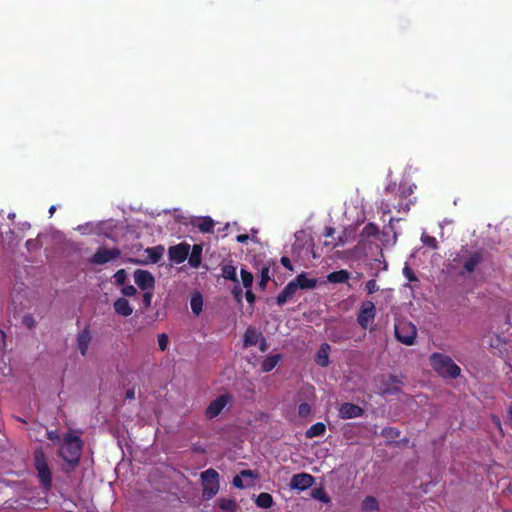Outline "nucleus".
I'll use <instances>...</instances> for the list:
<instances>
[{
	"label": "nucleus",
	"mask_w": 512,
	"mask_h": 512,
	"mask_svg": "<svg viewBox=\"0 0 512 512\" xmlns=\"http://www.w3.org/2000/svg\"><path fill=\"white\" fill-rule=\"evenodd\" d=\"M361 508L363 511H376L379 509V504L375 497L367 496L362 501Z\"/></svg>",
	"instance_id": "c756f323"
},
{
	"label": "nucleus",
	"mask_w": 512,
	"mask_h": 512,
	"mask_svg": "<svg viewBox=\"0 0 512 512\" xmlns=\"http://www.w3.org/2000/svg\"><path fill=\"white\" fill-rule=\"evenodd\" d=\"M413 193L412 186L400 185L399 186V197L401 199H407Z\"/></svg>",
	"instance_id": "58836bf2"
},
{
	"label": "nucleus",
	"mask_w": 512,
	"mask_h": 512,
	"mask_svg": "<svg viewBox=\"0 0 512 512\" xmlns=\"http://www.w3.org/2000/svg\"><path fill=\"white\" fill-rule=\"evenodd\" d=\"M280 360H281L280 354H274V355H270V356L266 357L263 360V362L261 363V370L263 372L272 371L276 367V365L279 363Z\"/></svg>",
	"instance_id": "a878e982"
},
{
	"label": "nucleus",
	"mask_w": 512,
	"mask_h": 512,
	"mask_svg": "<svg viewBox=\"0 0 512 512\" xmlns=\"http://www.w3.org/2000/svg\"><path fill=\"white\" fill-rule=\"evenodd\" d=\"M92 340L90 330L88 328L83 329L77 335V348L82 356H85L88 351L89 344Z\"/></svg>",
	"instance_id": "2eb2a0df"
},
{
	"label": "nucleus",
	"mask_w": 512,
	"mask_h": 512,
	"mask_svg": "<svg viewBox=\"0 0 512 512\" xmlns=\"http://www.w3.org/2000/svg\"><path fill=\"white\" fill-rule=\"evenodd\" d=\"M376 307L372 301L362 303L357 315V322L362 329H367L369 324L375 319Z\"/></svg>",
	"instance_id": "1a4fd4ad"
},
{
	"label": "nucleus",
	"mask_w": 512,
	"mask_h": 512,
	"mask_svg": "<svg viewBox=\"0 0 512 512\" xmlns=\"http://www.w3.org/2000/svg\"><path fill=\"white\" fill-rule=\"evenodd\" d=\"M33 460L41 485L45 489H50L52 485V473L48 465L47 457L41 448L34 451Z\"/></svg>",
	"instance_id": "7ed1b4c3"
},
{
	"label": "nucleus",
	"mask_w": 512,
	"mask_h": 512,
	"mask_svg": "<svg viewBox=\"0 0 512 512\" xmlns=\"http://www.w3.org/2000/svg\"><path fill=\"white\" fill-rule=\"evenodd\" d=\"M402 200L403 199L400 198L397 203L392 204V207L398 212H407L410 209V205L413 204V201L409 200V202H403Z\"/></svg>",
	"instance_id": "4c0bfd02"
},
{
	"label": "nucleus",
	"mask_w": 512,
	"mask_h": 512,
	"mask_svg": "<svg viewBox=\"0 0 512 512\" xmlns=\"http://www.w3.org/2000/svg\"><path fill=\"white\" fill-rule=\"evenodd\" d=\"M401 384H403V382L394 374L382 376L379 381L380 393L383 396L397 395L401 392Z\"/></svg>",
	"instance_id": "0eeeda50"
},
{
	"label": "nucleus",
	"mask_w": 512,
	"mask_h": 512,
	"mask_svg": "<svg viewBox=\"0 0 512 512\" xmlns=\"http://www.w3.org/2000/svg\"><path fill=\"white\" fill-rule=\"evenodd\" d=\"M403 275L408 279L409 282H417L418 281V278L416 277L415 273L408 265L404 266Z\"/></svg>",
	"instance_id": "79ce46f5"
},
{
	"label": "nucleus",
	"mask_w": 512,
	"mask_h": 512,
	"mask_svg": "<svg viewBox=\"0 0 512 512\" xmlns=\"http://www.w3.org/2000/svg\"><path fill=\"white\" fill-rule=\"evenodd\" d=\"M190 248L191 246L186 242L169 247L168 255L170 260L177 264L183 263L189 256Z\"/></svg>",
	"instance_id": "ddd939ff"
},
{
	"label": "nucleus",
	"mask_w": 512,
	"mask_h": 512,
	"mask_svg": "<svg viewBox=\"0 0 512 512\" xmlns=\"http://www.w3.org/2000/svg\"><path fill=\"white\" fill-rule=\"evenodd\" d=\"M365 289L368 294H373L379 290V286L374 279H371L366 282Z\"/></svg>",
	"instance_id": "49530a36"
},
{
	"label": "nucleus",
	"mask_w": 512,
	"mask_h": 512,
	"mask_svg": "<svg viewBox=\"0 0 512 512\" xmlns=\"http://www.w3.org/2000/svg\"><path fill=\"white\" fill-rule=\"evenodd\" d=\"M381 435L387 439H396L400 436V431L395 427H385L381 431Z\"/></svg>",
	"instance_id": "f704fd0d"
},
{
	"label": "nucleus",
	"mask_w": 512,
	"mask_h": 512,
	"mask_svg": "<svg viewBox=\"0 0 512 512\" xmlns=\"http://www.w3.org/2000/svg\"><path fill=\"white\" fill-rule=\"evenodd\" d=\"M363 414H364V409L362 407H360L359 405L350 403V402H345V403L341 404L338 409L339 418L345 419V420L361 417V416H363Z\"/></svg>",
	"instance_id": "4468645a"
},
{
	"label": "nucleus",
	"mask_w": 512,
	"mask_h": 512,
	"mask_svg": "<svg viewBox=\"0 0 512 512\" xmlns=\"http://www.w3.org/2000/svg\"><path fill=\"white\" fill-rule=\"evenodd\" d=\"M506 490L508 493L512 494V481L508 484Z\"/></svg>",
	"instance_id": "680f3d73"
},
{
	"label": "nucleus",
	"mask_w": 512,
	"mask_h": 512,
	"mask_svg": "<svg viewBox=\"0 0 512 512\" xmlns=\"http://www.w3.org/2000/svg\"><path fill=\"white\" fill-rule=\"evenodd\" d=\"M331 347L328 343H322L320 345V348L318 349L315 357V362L320 367H327L330 363L329 361V353H330Z\"/></svg>",
	"instance_id": "6ab92c4d"
},
{
	"label": "nucleus",
	"mask_w": 512,
	"mask_h": 512,
	"mask_svg": "<svg viewBox=\"0 0 512 512\" xmlns=\"http://www.w3.org/2000/svg\"><path fill=\"white\" fill-rule=\"evenodd\" d=\"M326 432V425L322 422H317L310 426L305 432V437L307 439H312L315 437H322Z\"/></svg>",
	"instance_id": "4be33fe9"
},
{
	"label": "nucleus",
	"mask_w": 512,
	"mask_h": 512,
	"mask_svg": "<svg viewBox=\"0 0 512 512\" xmlns=\"http://www.w3.org/2000/svg\"><path fill=\"white\" fill-rule=\"evenodd\" d=\"M240 274H241V279H242L243 286L246 289L251 288L252 284H253V281H254L253 274L251 272L245 270V269H241Z\"/></svg>",
	"instance_id": "72a5a7b5"
},
{
	"label": "nucleus",
	"mask_w": 512,
	"mask_h": 512,
	"mask_svg": "<svg viewBox=\"0 0 512 512\" xmlns=\"http://www.w3.org/2000/svg\"><path fill=\"white\" fill-rule=\"evenodd\" d=\"M191 309L194 314L198 315L202 311V297L200 294L194 295L190 301Z\"/></svg>",
	"instance_id": "473e14b6"
},
{
	"label": "nucleus",
	"mask_w": 512,
	"mask_h": 512,
	"mask_svg": "<svg viewBox=\"0 0 512 512\" xmlns=\"http://www.w3.org/2000/svg\"><path fill=\"white\" fill-rule=\"evenodd\" d=\"M83 442L79 436L68 433L60 446V457L74 469L80 462Z\"/></svg>",
	"instance_id": "f257e3e1"
},
{
	"label": "nucleus",
	"mask_w": 512,
	"mask_h": 512,
	"mask_svg": "<svg viewBox=\"0 0 512 512\" xmlns=\"http://www.w3.org/2000/svg\"><path fill=\"white\" fill-rule=\"evenodd\" d=\"M54 434H49V439L53 440Z\"/></svg>",
	"instance_id": "338daca9"
},
{
	"label": "nucleus",
	"mask_w": 512,
	"mask_h": 512,
	"mask_svg": "<svg viewBox=\"0 0 512 512\" xmlns=\"http://www.w3.org/2000/svg\"><path fill=\"white\" fill-rule=\"evenodd\" d=\"M346 243V238L345 236H339L335 242H332L331 245H332V248H335V247H338V246H343L344 244Z\"/></svg>",
	"instance_id": "3c124183"
},
{
	"label": "nucleus",
	"mask_w": 512,
	"mask_h": 512,
	"mask_svg": "<svg viewBox=\"0 0 512 512\" xmlns=\"http://www.w3.org/2000/svg\"><path fill=\"white\" fill-rule=\"evenodd\" d=\"M202 481V497L205 500L212 499L219 491V474L213 469L209 468L201 473Z\"/></svg>",
	"instance_id": "20e7f679"
},
{
	"label": "nucleus",
	"mask_w": 512,
	"mask_h": 512,
	"mask_svg": "<svg viewBox=\"0 0 512 512\" xmlns=\"http://www.w3.org/2000/svg\"><path fill=\"white\" fill-rule=\"evenodd\" d=\"M259 349L262 351V352H265L267 350V343H266V340L264 338H262V341L259 345Z\"/></svg>",
	"instance_id": "052dcab7"
},
{
	"label": "nucleus",
	"mask_w": 512,
	"mask_h": 512,
	"mask_svg": "<svg viewBox=\"0 0 512 512\" xmlns=\"http://www.w3.org/2000/svg\"><path fill=\"white\" fill-rule=\"evenodd\" d=\"M169 343L168 335L165 333H161L158 335V346L161 351H165L167 349Z\"/></svg>",
	"instance_id": "a19ab883"
},
{
	"label": "nucleus",
	"mask_w": 512,
	"mask_h": 512,
	"mask_svg": "<svg viewBox=\"0 0 512 512\" xmlns=\"http://www.w3.org/2000/svg\"><path fill=\"white\" fill-rule=\"evenodd\" d=\"M260 336L261 334L258 333L255 328L248 327L244 333V346L249 347L256 345Z\"/></svg>",
	"instance_id": "393cba45"
},
{
	"label": "nucleus",
	"mask_w": 512,
	"mask_h": 512,
	"mask_svg": "<svg viewBox=\"0 0 512 512\" xmlns=\"http://www.w3.org/2000/svg\"><path fill=\"white\" fill-rule=\"evenodd\" d=\"M121 293L126 297L135 296L137 293L136 288L133 285H123L121 289Z\"/></svg>",
	"instance_id": "c03bdc74"
},
{
	"label": "nucleus",
	"mask_w": 512,
	"mask_h": 512,
	"mask_svg": "<svg viewBox=\"0 0 512 512\" xmlns=\"http://www.w3.org/2000/svg\"><path fill=\"white\" fill-rule=\"evenodd\" d=\"M312 496L315 499L322 501L323 503H328L330 501L329 496L323 490V488H316L312 491Z\"/></svg>",
	"instance_id": "c9c22d12"
},
{
	"label": "nucleus",
	"mask_w": 512,
	"mask_h": 512,
	"mask_svg": "<svg viewBox=\"0 0 512 512\" xmlns=\"http://www.w3.org/2000/svg\"><path fill=\"white\" fill-rule=\"evenodd\" d=\"M342 339H343L342 337L338 336L335 333H332L330 336V340L335 343L341 341Z\"/></svg>",
	"instance_id": "bf43d9fd"
},
{
	"label": "nucleus",
	"mask_w": 512,
	"mask_h": 512,
	"mask_svg": "<svg viewBox=\"0 0 512 512\" xmlns=\"http://www.w3.org/2000/svg\"><path fill=\"white\" fill-rule=\"evenodd\" d=\"M429 360L433 370L442 378L456 379L461 374V368L448 355L434 352Z\"/></svg>",
	"instance_id": "f03ea898"
},
{
	"label": "nucleus",
	"mask_w": 512,
	"mask_h": 512,
	"mask_svg": "<svg viewBox=\"0 0 512 512\" xmlns=\"http://www.w3.org/2000/svg\"><path fill=\"white\" fill-rule=\"evenodd\" d=\"M121 255V251L119 248L108 249L105 247H100L96 250L94 255L91 257L90 262L95 265H103L110 261L116 260Z\"/></svg>",
	"instance_id": "6e6552de"
},
{
	"label": "nucleus",
	"mask_w": 512,
	"mask_h": 512,
	"mask_svg": "<svg viewBox=\"0 0 512 512\" xmlns=\"http://www.w3.org/2000/svg\"><path fill=\"white\" fill-rule=\"evenodd\" d=\"M151 263H157L163 256L164 247L161 245L149 247L145 250Z\"/></svg>",
	"instance_id": "bb28decb"
},
{
	"label": "nucleus",
	"mask_w": 512,
	"mask_h": 512,
	"mask_svg": "<svg viewBox=\"0 0 512 512\" xmlns=\"http://www.w3.org/2000/svg\"><path fill=\"white\" fill-rule=\"evenodd\" d=\"M130 261L133 262V263H140L139 260H135V259H130Z\"/></svg>",
	"instance_id": "0e129e2a"
},
{
	"label": "nucleus",
	"mask_w": 512,
	"mask_h": 512,
	"mask_svg": "<svg viewBox=\"0 0 512 512\" xmlns=\"http://www.w3.org/2000/svg\"><path fill=\"white\" fill-rule=\"evenodd\" d=\"M270 267L269 266H263L260 270V280H259V287L260 289L264 290L267 286V283L270 280Z\"/></svg>",
	"instance_id": "2f4dec72"
},
{
	"label": "nucleus",
	"mask_w": 512,
	"mask_h": 512,
	"mask_svg": "<svg viewBox=\"0 0 512 512\" xmlns=\"http://www.w3.org/2000/svg\"><path fill=\"white\" fill-rule=\"evenodd\" d=\"M190 249L191 253L189 252L188 256L189 265L193 268H198L202 262L203 247L201 244H194Z\"/></svg>",
	"instance_id": "aec40b11"
},
{
	"label": "nucleus",
	"mask_w": 512,
	"mask_h": 512,
	"mask_svg": "<svg viewBox=\"0 0 512 512\" xmlns=\"http://www.w3.org/2000/svg\"><path fill=\"white\" fill-rule=\"evenodd\" d=\"M314 477L311 474L302 472L294 474L290 480V488L293 490L304 491L314 484Z\"/></svg>",
	"instance_id": "f8f14e48"
},
{
	"label": "nucleus",
	"mask_w": 512,
	"mask_h": 512,
	"mask_svg": "<svg viewBox=\"0 0 512 512\" xmlns=\"http://www.w3.org/2000/svg\"><path fill=\"white\" fill-rule=\"evenodd\" d=\"M395 338L402 344L411 346L417 337L416 326L407 320H398L394 325Z\"/></svg>",
	"instance_id": "39448f33"
},
{
	"label": "nucleus",
	"mask_w": 512,
	"mask_h": 512,
	"mask_svg": "<svg viewBox=\"0 0 512 512\" xmlns=\"http://www.w3.org/2000/svg\"><path fill=\"white\" fill-rule=\"evenodd\" d=\"M485 251L483 249H478L473 252H468L463 256V272L464 273H472L476 270L479 264L484 261Z\"/></svg>",
	"instance_id": "9d476101"
},
{
	"label": "nucleus",
	"mask_w": 512,
	"mask_h": 512,
	"mask_svg": "<svg viewBox=\"0 0 512 512\" xmlns=\"http://www.w3.org/2000/svg\"><path fill=\"white\" fill-rule=\"evenodd\" d=\"M55 210H56V207L55 206H51L49 208V214L52 216L54 214Z\"/></svg>",
	"instance_id": "e2e57ef3"
},
{
	"label": "nucleus",
	"mask_w": 512,
	"mask_h": 512,
	"mask_svg": "<svg viewBox=\"0 0 512 512\" xmlns=\"http://www.w3.org/2000/svg\"><path fill=\"white\" fill-rule=\"evenodd\" d=\"M221 272L223 278L238 283L237 269L231 262L223 264Z\"/></svg>",
	"instance_id": "b1692460"
},
{
	"label": "nucleus",
	"mask_w": 512,
	"mask_h": 512,
	"mask_svg": "<svg viewBox=\"0 0 512 512\" xmlns=\"http://www.w3.org/2000/svg\"><path fill=\"white\" fill-rule=\"evenodd\" d=\"M281 264H282L286 269L291 270V271L293 270V266H292L291 260H290L288 257L283 256V257L281 258Z\"/></svg>",
	"instance_id": "603ef678"
},
{
	"label": "nucleus",
	"mask_w": 512,
	"mask_h": 512,
	"mask_svg": "<svg viewBox=\"0 0 512 512\" xmlns=\"http://www.w3.org/2000/svg\"><path fill=\"white\" fill-rule=\"evenodd\" d=\"M218 503L222 512H236L237 504L234 499L221 498L218 500Z\"/></svg>",
	"instance_id": "c85d7f7f"
},
{
	"label": "nucleus",
	"mask_w": 512,
	"mask_h": 512,
	"mask_svg": "<svg viewBox=\"0 0 512 512\" xmlns=\"http://www.w3.org/2000/svg\"><path fill=\"white\" fill-rule=\"evenodd\" d=\"M350 278V273L347 270L341 269L328 274L327 280L330 283H346Z\"/></svg>",
	"instance_id": "5701e85b"
},
{
	"label": "nucleus",
	"mask_w": 512,
	"mask_h": 512,
	"mask_svg": "<svg viewBox=\"0 0 512 512\" xmlns=\"http://www.w3.org/2000/svg\"><path fill=\"white\" fill-rule=\"evenodd\" d=\"M126 398L127 399H134L135 398V391H134V389H128L126 391Z\"/></svg>",
	"instance_id": "13d9d810"
},
{
	"label": "nucleus",
	"mask_w": 512,
	"mask_h": 512,
	"mask_svg": "<svg viewBox=\"0 0 512 512\" xmlns=\"http://www.w3.org/2000/svg\"><path fill=\"white\" fill-rule=\"evenodd\" d=\"M232 294H233V296H234V298L236 299L237 302L240 303L242 301L243 291H242V288L239 285V282L234 286V288L232 290Z\"/></svg>",
	"instance_id": "09e8293b"
},
{
	"label": "nucleus",
	"mask_w": 512,
	"mask_h": 512,
	"mask_svg": "<svg viewBox=\"0 0 512 512\" xmlns=\"http://www.w3.org/2000/svg\"><path fill=\"white\" fill-rule=\"evenodd\" d=\"M232 483L236 488L242 489V488L246 487V485L243 483V480H242V477L240 474L234 476Z\"/></svg>",
	"instance_id": "8fccbe9b"
},
{
	"label": "nucleus",
	"mask_w": 512,
	"mask_h": 512,
	"mask_svg": "<svg viewBox=\"0 0 512 512\" xmlns=\"http://www.w3.org/2000/svg\"><path fill=\"white\" fill-rule=\"evenodd\" d=\"M240 475H241V477H250V478H255L257 476L256 473L250 469L242 470L240 472Z\"/></svg>",
	"instance_id": "5fc2aeb1"
},
{
	"label": "nucleus",
	"mask_w": 512,
	"mask_h": 512,
	"mask_svg": "<svg viewBox=\"0 0 512 512\" xmlns=\"http://www.w3.org/2000/svg\"><path fill=\"white\" fill-rule=\"evenodd\" d=\"M255 503L260 508L268 509L273 505V497L269 493L262 492L257 496Z\"/></svg>",
	"instance_id": "cd10ccee"
},
{
	"label": "nucleus",
	"mask_w": 512,
	"mask_h": 512,
	"mask_svg": "<svg viewBox=\"0 0 512 512\" xmlns=\"http://www.w3.org/2000/svg\"><path fill=\"white\" fill-rule=\"evenodd\" d=\"M143 304L145 308H150L153 298V290H143Z\"/></svg>",
	"instance_id": "a18cd8bd"
},
{
	"label": "nucleus",
	"mask_w": 512,
	"mask_h": 512,
	"mask_svg": "<svg viewBox=\"0 0 512 512\" xmlns=\"http://www.w3.org/2000/svg\"><path fill=\"white\" fill-rule=\"evenodd\" d=\"M237 242L245 244L249 240V236L247 234H240L236 237Z\"/></svg>",
	"instance_id": "6e6d98bb"
},
{
	"label": "nucleus",
	"mask_w": 512,
	"mask_h": 512,
	"mask_svg": "<svg viewBox=\"0 0 512 512\" xmlns=\"http://www.w3.org/2000/svg\"><path fill=\"white\" fill-rule=\"evenodd\" d=\"M298 288L301 289H314L317 285V280L308 278L305 272L300 273L294 280H292Z\"/></svg>",
	"instance_id": "412c9836"
},
{
	"label": "nucleus",
	"mask_w": 512,
	"mask_h": 512,
	"mask_svg": "<svg viewBox=\"0 0 512 512\" xmlns=\"http://www.w3.org/2000/svg\"><path fill=\"white\" fill-rule=\"evenodd\" d=\"M191 224L193 227L198 228L202 233H212L215 226L214 220L209 216L196 218L195 220H192Z\"/></svg>",
	"instance_id": "dca6fc26"
},
{
	"label": "nucleus",
	"mask_w": 512,
	"mask_h": 512,
	"mask_svg": "<svg viewBox=\"0 0 512 512\" xmlns=\"http://www.w3.org/2000/svg\"><path fill=\"white\" fill-rule=\"evenodd\" d=\"M311 413V406L304 402L298 406V415L302 418L307 417Z\"/></svg>",
	"instance_id": "ea45409f"
},
{
	"label": "nucleus",
	"mask_w": 512,
	"mask_h": 512,
	"mask_svg": "<svg viewBox=\"0 0 512 512\" xmlns=\"http://www.w3.org/2000/svg\"><path fill=\"white\" fill-rule=\"evenodd\" d=\"M245 298L247 302L250 304H253L255 302L256 297L254 293L250 290V288L246 290Z\"/></svg>",
	"instance_id": "864d4df0"
},
{
	"label": "nucleus",
	"mask_w": 512,
	"mask_h": 512,
	"mask_svg": "<svg viewBox=\"0 0 512 512\" xmlns=\"http://www.w3.org/2000/svg\"><path fill=\"white\" fill-rule=\"evenodd\" d=\"M379 234V228L374 223H368L362 230V236L366 238L375 237Z\"/></svg>",
	"instance_id": "7c9ffc66"
},
{
	"label": "nucleus",
	"mask_w": 512,
	"mask_h": 512,
	"mask_svg": "<svg viewBox=\"0 0 512 512\" xmlns=\"http://www.w3.org/2000/svg\"><path fill=\"white\" fill-rule=\"evenodd\" d=\"M422 242L426 246H429L433 249H436L438 246V242H437L436 238L433 236H429V235L422 236Z\"/></svg>",
	"instance_id": "37998d69"
},
{
	"label": "nucleus",
	"mask_w": 512,
	"mask_h": 512,
	"mask_svg": "<svg viewBox=\"0 0 512 512\" xmlns=\"http://www.w3.org/2000/svg\"><path fill=\"white\" fill-rule=\"evenodd\" d=\"M54 434H49V439L53 440Z\"/></svg>",
	"instance_id": "774afa93"
},
{
	"label": "nucleus",
	"mask_w": 512,
	"mask_h": 512,
	"mask_svg": "<svg viewBox=\"0 0 512 512\" xmlns=\"http://www.w3.org/2000/svg\"><path fill=\"white\" fill-rule=\"evenodd\" d=\"M115 280V284L119 286H123L126 283L127 274L125 269H119L113 276Z\"/></svg>",
	"instance_id": "e433bc0d"
},
{
	"label": "nucleus",
	"mask_w": 512,
	"mask_h": 512,
	"mask_svg": "<svg viewBox=\"0 0 512 512\" xmlns=\"http://www.w3.org/2000/svg\"><path fill=\"white\" fill-rule=\"evenodd\" d=\"M335 233V229L333 227H326L325 228V232H324V235L326 237H332Z\"/></svg>",
	"instance_id": "4d7b16f0"
},
{
	"label": "nucleus",
	"mask_w": 512,
	"mask_h": 512,
	"mask_svg": "<svg viewBox=\"0 0 512 512\" xmlns=\"http://www.w3.org/2000/svg\"><path fill=\"white\" fill-rule=\"evenodd\" d=\"M134 281L136 285L143 290H154L155 278L151 272L143 269H136L134 271Z\"/></svg>",
	"instance_id": "9b49d317"
},
{
	"label": "nucleus",
	"mask_w": 512,
	"mask_h": 512,
	"mask_svg": "<svg viewBox=\"0 0 512 512\" xmlns=\"http://www.w3.org/2000/svg\"><path fill=\"white\" fill-rule=\"evenodd\" d=\"M233 397L229 393L219 395L216 399L212 400L205 410V417L212 420L219 416L224 408L231 404Z\"/></svg>",
	"instance_id": "423d86ee"
},
{
	"label": "nucleus",
	"mask_w": 512,
	"mask_h": 512,
	"mask_svg": "<svg viewBox=\"0 0 512 512\" xmlns=\"http://www.w3.org/2000/svg\"><path fill=\"white\" fill-rule=\"evenodd\" d=\"M113 307L115 313L123 317H128L133 313V308L131 307L129 301L124 297L116 299Z\"/></svg>",
	"instance_id": "f3484780"
},
{
	"label": "nucleus",
	"mask_w": 512,
	"mask_h": 512,
	"mask_svg": "<svg viewBox=\"0 0 512 512\" xmlns=\"http://www.w3.org/2000/svg\"><path fill=\"white\" fill-rule=\"evenodd\" d=\"M509 415H510V417L512 418V406H511V407H510V409H509Z\"/></svg>",
	"instance_id": "69168bd1"
},
{
	"label": "nucleus",
	"mask_w": 512,
	"mask_h": 512,
	"mask_svg": "<svg viewBox=\"0 0 512 512\" xmlns=\"http://www.w3.org/2000/svg\"><path fill=\"white\" fill-rule=\"evenodd\" d=\"M23 324L29 328V329H32L35 327L36 325V321L34 319V317L31 315V314H27L23 317V320H22Z\"/></svg>",
	"instance_id": "de8ad7c7"
},
{
	"label": "nucleus",
	"mask_w": 512,
	"mask_h": 512,
	"mask_svg": "<svg viewBox=\"0 0 512 512\" xmlns=\"http://www.w3.org/2000/svg\"><path fill=\"white\" fill-rule=\"evenodd\" d=\"M297 292V286L293 281L289 282L284 289L278 294L276 298V302L279 306L285 304L288 300H290L295 293Z\"/></svg>",
	"instance_id": "a211bd4d"
}]
</instances>
